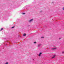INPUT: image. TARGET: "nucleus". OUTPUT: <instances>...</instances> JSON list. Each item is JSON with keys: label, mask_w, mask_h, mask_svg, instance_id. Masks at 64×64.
<instances>
[{"label": "nucleus", "mask_w": 64, "mask_h": 64, "mask_svg": "<svg viewBox=\"0 0 64 64\" xmlns=\"http://www.w3.org/2000/svg\"><path fill=\"white\" fill-rule=\"evenodd\" d=\"M26 34L24 33L23 34V36H26Z\"/></svg>", "instance_id": "nucleus-2"}, {"label": "nucleus", "mask_w": 64, "mask_h": 64, "mask_svg": "<svg viewBox=\"0 0 64 64\" xmlns=\"http://www.w3.org/2000/svg\"><path fill=\"white\" fill-rule=\"evenodd\" d=\"M14 27H15L13 26L12 28H14Z\"/></svg>", "instance_id": "nucleus-8"}, {"label": "nucleus", "mask_w": 64, "mask_h": 64, "mask_svg": "<svg viewBox=\"0 0 64 64\" xmlns=\"http://www.w3.org/2000/svg\"><path fill=\"white\" fill-rule=\"evenodd\" d=\"M55 57V56H53V57H52V58H54Z\"/></svg>", "instance_id": "nucleus-7"}, {"label": "nucleus", "mask_w": 64, "mask_h": 64, "mask_svg": "<svg viewBox=\"0 0 64 64\" xmlns=\"http://www.w3.org/2000/svg\"><path fill=\"white\" fill-rule=\"evenodd\" d=\"M3 28H2L0 30V31H1V30H3Z\"/></svg>", "instance_id": "nucleus-5"}, {"label": "nucleus", "mask_w": 64, "mask_h": 64, "mask_svg": "<svg viewBox=\"0 0 64 64\" xmlns=\"http://www.w3.org/2000/svg\"><path fill=\"white\" fill-rule=\"evenodd\" d=\"M60 38H59V39H60Z\"/></svg>", "instance_id": "nucleus-14"}, {"label": "nucleus", "mask_w": 64, "mask_h": 64, "mask_svg": "<svg viewBox=\"0 0 64 64\" xmlns=\"http://www.w3.org/2000/svg\"><path fill=\"white\" fill-rule=\"evenodd\" d=\"M36 43V42H34V43L35 44V43Z\"/></svg>", "instance_id": "nucleus-11"}, {"label": "nucleus", "mask_w": 64, "mask_h": 64, "mask_svg": "<svg viewBox=\"0 0 64 64\" xmlns=\"http://www.w3.org/2000/svg\"><path fill=\"white\" fill-rule=\"evenodd\" d=\"M33 20V19H32V20H30V22H31V21H32Z\"/></svg>", "instance_id": "nucleus-3"}, {"label": "nucleus", "mask_w": 64, "mask_h": 64, "mask_svg": "<svg viewBox=\"0 0 64 64\" xmlns=\"http://www.w3.org/2000/svg\"><path fill=\"white\" fill-rule=\"evenodd\" d=\"M25 14V13H22V14H23V15H24V14Z\"/></svg>", "instance_id": "nucleus-10"}, {"label": "nucleus", "mask_w": 64, "mask_h": 64, "mask_svg": "<svg viewBox=\"0 0 64 64\" xmlns=\"http://www.w3.org/2000/svg\"><path fill=\"white\" fill-rule=\"evenodd\" d=\"M52 49H53L54 50L56 49V48H52Z\"/></svg>", "instance_id": "nucleus-4"}, {"label": "nucleus", "mask_w": 64, "mask_h": 64, "mask_svg": "<svg viewBox=\"0 0 64 64\" xmlns=\"http://www.w3.org/2000/svg\"><path fill=\"white\" fill-rule=\"evenodd\" d=\"M41 38H44V37H41Z\"/></svg>", "instance_id": "nucleus-12"}, {"label": "nucleus", "mask_w": 64, "mask_h": 64, "mask_svg": "<svg viewBox=\"0 0 64 64\" xmlns=\"http://www.w3.org/2000/svg\"><path fill=\"white\" fill-rule=\"evenodd\" d=\"M62 53L63 54L64 53V52L63 51L62 52Z\"/></svg>", "instance_id": "nucleus-9"}, {"label": "nucleus", "mask_w": 64, "mask_h": 64, "mask_svg": "<svg viewBox=\"0 0 64 64\" xmlns=\"http://www.w3.org/2000/svg\"><path fill=\"white\" fill-rule=\"evenodd\" d=\"M62 9L63 10H64V8H63Z\"/></svg>", "instance_id": "nucleus-13"}, {"label": "nucleus", "mask_w": 64, "mask_h": 64, "mask_svg": "<svg viewBox=\"0 0 64 64\" xmlns=\"http://www.w3.org/2000/svg\"><path fill=\"white\" fill-rule=\"evenodd\" d=\"M42 54V52H41L40 53V54H38V56H41V54Z\"/></svg>", "instance_id": "nucleus-1"}, {"label": "nucleus", "mask_w": 64, "mask_h": 64, "mask_svg": "<svg viewBox=\"0 0 64 64\" xmlns=\"http://www.w3.org/2000/svg\"><path fill=\"white\" fill-rule=\"evenodd\" d=\"M5 64H8V62H6V63H5Z\"/></svg>", "instance_id": "nucleus-6"}]
</instances>
